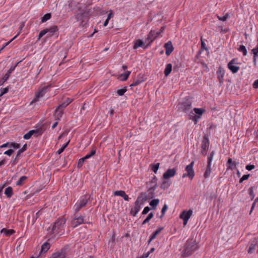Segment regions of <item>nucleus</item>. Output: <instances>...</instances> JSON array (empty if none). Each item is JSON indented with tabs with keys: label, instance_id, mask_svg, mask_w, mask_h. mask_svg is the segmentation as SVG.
<instances>
[{
	"label": "nucleus",
	"instance_id": "nucleus-1",
	"mask_svg": "<svg viewBox=\"0 0 258 258\" xmlns=\"http://www.w3.org/2000/svg\"><path fill=\"white\" fill-rule=\"evenodd\" d=\"M178 110L185 113H189L190 116V118L193 117L192 119L195 121V123L197 121V119L200 118V116L195 115L191 110V101L189 99H185L182 102L178 104Z\"/></svg>",
	"mask_w": 258,
	"mask_h": 258
},
{
	"label": "nucleus",
	"instance_id": "nucleus-2",
	"mask_svg": "<svg viewBox=\"0 0 258 258\" xmlns=\"http://www.w3.org/2000/svg\"><path fill=\"white\" fill-rule=\"evenodd\" d=\"M198 248L199 245L196 240L192 238L188 239L184 245V248L182 252V256L183 257H188Z\"/></svg>",
	"mask_w": 258,
	"mask_h": 258
},
{
	"label": "nucleus",
	"instance_id": "nucleus-3",
	"mask_svg": "<svg viewBox=\"0 0 258 258\" xmlns=\"http://www.w3.org/2000/svg\"><path fill=\"white\" fill-rule=\"evenodd\" d=\"M147 200L146 193L141 192L138 197L137 200L135 202V206L132 208L130 211V214L133 216H136L137 213L140 210L141 207Z\"/></svg>",
	"mask_w": 258,
	"mask_h": 258
},
{
	"label": "nucleus",
	"instance_id": "nucleus-4",
	"mask_svg": "<svg viewBox=\"0 0 258 258\" xmlns=\"http://www.w3.org/2000/svg\"><path fill=\"white\" fill-rule=\"evenodd\" d=\"M66 223V219L63 218L58 219L54 223L52 227V232L54 234H58L63 230L64 225Z\"/></svg>",
	"mask_w": 258,
	"mask_h": 258
},
{
	"label": "nucleus",
	"instance_id": "nucleus-5",
	"mask_svg": "<svg viewBox=\"0 0 258 258\" xmlns=\"http://www.w3.org/2000/svg\"><path fill=\"white\" fill-rule=\"evenodd\" d=\"M215 154V152L214 151H212L209 156L208 157L207 159V165L206 166V171L204 173V176L205 178H208L211 174L212 168H211V165H212V162L213 159V157L214 155Z\"/></svg>",
	"mask_w": 258,
	"mask_h": 258
},
{
	"label": "nucleus",
	"instance_id": "nucleus-6",
	"mask_svg": "<svg viewBox=\"0 0 258 258\" xmlns=\"http://www.w3.org/2000/svg\"><path fill=\"white\" fill-rule=\"evenodd\" d=\"M88 199L86 196L82 197L80 200L77 202L75 204V212L76 213L78 212L82 208L85 207L88 203Z\"/></svg>",
	"mask_w": 258,
	"mask_h": 258
},
{
	"label": "nucleus",
	"instance_id": "nucleus-7",
	"mask_svg": "<svg viewBox=\"0 0 258 258\" xmlns=\"http://www.w3.org/2000/svg\"><path fill=\"white\" fill-rule=\"evenodd\" d=\"M48 88V87L45 86L39 90L37 92H36L34 98L31 102V104H33V103L39 101V99L42 97L46 93Z\"/></svg>",
	"mask_w": 258,
	"mask_h": 258
},
{
	"label": "nucleus",
	"instance_id": "nucleus-8",
	"mask_svg": "<svg viewBox=\"0 0 258 258\" xmlns=\"http://www.w3.org/2000/svg\"><path fill=\"white\" fill-rule=\"evenodd\" d=\"M237 59L233 58L230 61V62L228 63V68L231 71V72L233 73H236L239 70L240 68L238 66H236L235 64H238L237 62Z\"/></svg>",
	"mask_w": 258,
	"mask_h": 258
},
{
	"label": "nucleus",
	"instance_id": "nucleus-9",
	"mask_svg": "<svg viewBox=\"0 0 258 258\" xmlns=\"http://www.w3.org/2000/svg\"><path fill=\"white\" fill-rule=\"evenodd\" d=\"M83 223H86V222L84 221V217L82 216L75 217L72 221V225L74 228Z\"/></svg>",
	"mask_w": 258,
	"mask_h": 258
},
{
	"label": "nucleus",
	"instance_id": "nucleus-10",
	"mask_svg": "<svg viewBox=\"0 0 258 258\" xmlns=\"http://www.w3.org/2000/svg\"><path fill=\"white\" fill-rule=\"evenodd\" d=\"M194 164V161H192L189 165L186 166L185 169L186 173L189 175L190 179H192L195 176V172L193 168Z\"/></svg>",
	"mask_w": 258,
	"mask_h": 258
},
{
	"label": "nucleus",
	"instance_id": "nucleus-11",
	"mask_svg": "<svg viewBox=\"0 0 258 258\" xmlns=\"http://www.w3.org/2000/svg\"><path fill=\"white\" fill-rule=\"evenodd\" d=\"M176 172V170L175 168L168 169L163 174V177L165 179H168L171 177H173L175 175Z\"/></svg>",
	"mask_w": 258,
	"mask_h": 258
},
{
	"label": "nucleus",
	"instance_id": "nucleus-12",
	"mask_svg": "<svg viewBox=\"0 0 258 258\" xmlns=\"http://www.w3.org/2000/svg\"><path fill=\"white\" fill-rule=\"evenodd\" d=\"M156 32L154 30H151L149 34L148 35L147 37L146 38V41H149L148 44L146 47H147L151 43L157 38L155 35Z\"/></svg>",
	"mask_w": 258,
	"mask_h": 258
},
{
	"label": "nucleus",
	"instance_id": "nucleus-13",
	"mask_svg": "<svg viewBox=\"0 0 258 258\" xmlns=\"http://www.w3.org/2000/svg\"><path fill=\"white\" fill-rule=\"evenodd\" d=\"M164 47L166 50V54L169 55L173 51L174 47L171 41H168L164 44Z\"/></svg>",
	"mask_w": 258,
	"mask_h": 258
},
{
	"label": "nucleus",
	"instance_id": "nucleus-14",
	"mask_svg": "<svg viewBox=\"0 0 258 258\" xmlns=\"http://www.w3.org/2000/svg\"><path fill=\"white\" fill-rule=\"evenodd\" d=\"M192 214V211L190 209L188 211L184 210L181 213L180 218L182 219H186V220H188Z\"/></svg>",
	"mask_w": 258,
	"mask_h": 258
},
{
	"label": "nucleus",
	"instance_id": "nucleus-15",
	"mask_svg": "<svg viewBox=\"0 0 258 258\" xmlns=\"http://www.w3.org/2000/svg\"><path fill=\"white\" fill-rule=\"evenodd\" d=\"M39 132L38 130H33L30 131L27 134L24 135L23 138L25 140H28L30 139L32 136L34 135H35L36 137L38 136L37 134Z\"/></svg>",
	"mask_w": 258,
	"mask_h": 258
},
{
	"label": "nucleus",
	"instance_id": "nucleus-16",
	"mask_svg": "<svg viewBox=\"0 0 258 258\" xmlns=\"http://www.w3.org/2000/svg\"><path fill=\"white\" fill-rule=\"evenodd\" d=\"M113 195L114 196H120L122 198H123V199L126 201H129V198H128V196L126 195L125 192L123 190H116V191H115L114 192H113Z\"/></svg>",
	"mask_w": 258,
	"mask_h": 258
},
{
	"label": "nucleus",
	"instance_id": "nucleus-17",
	"mask_svg": "<svg viewBox=\"0 0 258 258\" xmlns=\"http://www.w3.org/2000/svg\"><path fill=\"white\" fill-rule=\"evenodd\" d=\"M237 164L238 163L233 161L231 158H229L226 164L227 170H233L234 168H235Z\"/></svg>",
	"mask_w": 258,
	"mask_h": 258
},
{
	"label": "nucleus",
	"instance_id": "nucleus-18",
	"mask_svg": "<svg viewBox=\"0 0 258 258\" xmlns=\"http://www.w3.org/2000/svg\"><path fill=\"white\" fill-rule=\"evenodd\" d=\"M210 142L208 136L205 135L202 141L201 148L203 149H209Z\"/></svg>",
	"mask_w": 258,
	"mask_h": 258
},
{
	"label": "nucleus",
	"instance_id": "nucleus-19",
	"mask_svg": "<svg viewBox=\"0 0 258 258\" xmlns=\"http://www.w3.org/2000/svg\"><path fill=\"white\" fill-rule=\"evenodd\" d=\"M50 247V244L49 243L47 242L44 243L41 246V251L40 252L39 255H41L43 253H45L47 252Z\"/></svg>",
	"mask_w": 258,
	"mask_h": 258
},
{
	"label": "nucleus",
	"instance_id": "nucleus-20",
	"mask_svg": "<svg viewBox=\"0 0 258 258\" xmlns=\"http://www.w3.org/2000/svg\"><path fill=\"white\" fill-rule=\"evenodd\" d=\"M1 233H4L6 236H10L15 233V231L13 229H7L6 228H3L1 230Z\"/></svg>",
	"mask_w": 258,
	"mask_h": 258
},
{
	"label": "nucleus",
	"instance_id": "nucleus-21",
	"mask_svg": "<svg viewBox=\"0 0 258 258\" xmlns=\"http://www.w3.org/2000/svg\"><path fill=\"white\" fill-rule=\"evenodd\" d=\"M64 112L63 110L56 108L55 110L54 116L56 119L59 120L61 118Z\"/></svg>",
	"mask_w": 258,
	"mask_h": 258
},
{
	"label": "nucleus",
	"instance_id": "nucleus-22",
	"mask_svg": "<svg viewBox=\"0 0 258 258\" xmlns=\"http://www.w3.org/2000/svg\"><path fill=\"white\" fill-rule=\"evenodd\" d=\"M255 246H257V242L255 238L253 239L251 243L250 244L249 249L248 250V253H252L254 251Z\"/></svg>",
	"mask_w": 258,
	"mask_h": 258
},
{
	"label": "nucleus",
	"instance_id": "nucleus-23",
	"mask_svg": "<svg viewBox=\"0 0 258 258\" xmlns=\"http://www.w3.org/2000/svg\"><path fill=\"white\" fill-rule=\"evenodd\" d=\"M156 188L154 187L150 186L148 190V195L146 194L148 199H152L154 197L155 192L154 191Z\"/></svg>",
	"mask_w": 258,
	"mask_h": 258
},
{
	"label": "nucleus",
	"instance_id": "nucleus-24",
	"mask_svg": "<svg viewBox=\"0 0 258 258\" xmlns=\"http://www.w3.org/2000/svg\"><path fill=\"white\" fill-rule=\"evenodd\" d=\"M85 16L84 13H80L77 14V15L74 16V18L77 21H80L81 22V25L84 21V18Z\"/></svg>",
	"mask_w": 258,
	"mask_h": 258
},
{
	"label": "nucleus",
	"instance_id": "nucleus-25",
	"mask_svg": "<svg viewBox=\"0 0 258 258\" xmlns=\"http://www.w3.org/2000/svg\"><path fill=\"white\" fill-rule=\"evenodd\" d=\"M144 46V42L141 39H138L135 42L133 48L136 49L140 47H143Z\"/></svg>",
	"mask_w": 258,
	"mask_h": 258
},
{
	"label": "nucleus",
	"instance_id": "nucleus-26",
	"mask_svg": "<svg viewBox=\"0 0 258 258\" xmlns=\"http://www.w3.org/2000/svg\"><path fill=\"white\" fill-rule=\"evenodd\" d=\"M45 30H47L48 31V33H49V36H51L54 33H55L56 32H57L58 30V28L57 26H53L52 27H50V28L45 29Z\"/></svg>",
	"mask_w": 258,
	"mask_h": 258
},
{
	"label": "nucleus",
	"instance_id": "nucleus-27",
	"mask_svg": "<svg viewBox=\"0 0 258 258\" xmlns=\"http://www.w3.org/2000/svg\"><path fill=\"white\" fill-rule=\"evenodd\" d=\"M172 69V66L171 63H168L164 70V75L167 77L171 73Z\"/></svg>",
	"mask_w": 258,
	"mask_h": 258
},
{
	"label": "nucleus",
	"instance_id": "nucleus-28",
	"mask_svg": "<svg viewBox=\"0 0 258 258\" xmlns=\"http://www.w3.org/2000/svg\"><path fill=\"white\" fill-rule=\"evenodd\" d=\"M144 82V79L143 77H141L140 79H136L134 81L133 83L130 85L131 87L137 86L138 85L141 84L142 83Z\"/></svg>",
	"mask_w": 258,
	"mask_h": 258
},
{
	"label": "nucleus",
	"instance_id": "nucleus-29",
	"mask_svg": "<svg viewBox=\"0 0 258 258\" xmlns=\"http://www.w3.org/2000/svg\"><path fill=\"white\" fill-rule=\"evenodd\" d=\"M5 194L8 198H11L13 195V188L11 186L7 187L5 191Z\"/></svg>",
	"mask_w": 258,
	"mask_h": 258
},
{
	"label": "nucleus",
	"instance_id": "nucleus-30",
	"mask_svg": "<svg viewBox=\"0 0 258 258\" xmlns=\"http://www.w3.org/2000/svg\"><path fill=\"white\" fill-rule=\"evenodd\" d=\"M158 179L155 175H153L152 180L150 182L151 187H154V188L157 187Z\"/></svg>",
	"mask_w": 258,
	"mask_h": 258
},
{
	"label": "nucleus",
	"instance_id": "nucleus-31",
	"mask_svg": "<svg viewBox=\"0 0 258 258\" xmlns=\"http://www.w3.org/2000/svg\"><path fill=\"white\" fill-rule=\"evenodd\" d=\"M27 144H25L23 146V147L21 149H20V150H19V151L17 152L15 160L18 159L19 158V157L20 156V155L22 153H23V152H24L27 150Z\"/></svg>",
	"mask_w": 258,
	"mask_h": 258
},
{
	"label": "nucleus",
	"instance_id": "nucleus-32",
	"mask_svg": "<svg viewBox=\"0 0 258 258\" xmlns=\"http://www.w3.org/2000/svg\"><path fill=\"white\" fill-rule=\"evenodd\" d=\"M167 179H165L164 181H162V182L161 184L160 187L162 189H165L168 188L171 183L169 182V181L166 180Z\"/></svg>",
	"mask_w": 258,
	"mask_h": 258
},
{
	"label": "nucleus",
	"instance_id": "nucleus-33",
	"mask_svg": "<svg viewBox=\"0 0 258 258\" xmlns=\"http://www.w3.org/2000/svg\"><path fill=\"white\" fill-rule=\"evenodd\" d=\"M159 199H154V200H152L150 202V205L152 207V209L153 210H155L156 209V207L157 206V205L159 204Z\"/></svg>",
	"mask_w": 258,
	"mask_h": 258
},
{
	"label": "nucleus",
	"instance_id": "nucleus-34",
	"mask_svg": "<svg viewBox=\"0 0 258 258\" xmlns=\"http://www.w3.org/2000/svg\"><path fill=\"white\" fill-rule=\"evenodd\" d=\"M163 229V227H159L157 230H156L151 236V240L154 239L157 235L159 234L161 231Z\"/></svg>",
	"mask_w": 258,
	"mask_h": 258
},
{
	"label": "nucleus",
	"instance_id": "nucleus-35",
	"mask_svg": "<svg viewBox=\"0 0 258 258\" xmlns=\"http://www.w3.org/2000/svg\"><path fill=\"white\" fill-rule=\"evenodd\" d=\"M159 166H160V163H156V164H152L150 165V166H151V169L153 170V171L155 173H156L159 168Z\"/></svg>",
	"mask_w": 258,
	"mask_h": 258
},
{
	"label": "nucleus",
	"instance_id": "nucleus-36",
	"mask_svg": "<svg viewBox=\"0 0 258 258\" xmlns=\"http://www.w3.org/2000/svg\"><path fill=\"white\" fill-rule=\"evenodd\" d=\"M27 179L26 176H21L16 182V185L20 186L23 184V182Z\"/></svg>",
	"mask_w": 258,
	"mask_h": 258
},
{
	"label": "nucleus",
	"instance_id": "nucleus-37",
	"mask_svg": "<svg viewBox=\"0 0 258 258\" xmlns=\"http://www.w3.org/2000/svg\"><path fill=\"white\" fill-rule=\"evenodd\" d=\"M51 17V15L50 13H47L45 14L42 18H41V23H44L47 20H49Z\"/></svg>",
	"mask_w": 258,
	"mask_h": 258
},
{
	"label": "nucleus",
	"instance_id": "nucleus-38",
	"mask_svg": "<svg viewBox=\"0 0 258 258\" xmlns=\"http://www.w3.org/2000/svg\"><path fill=\"white\" fill-rule=\"evenodd\" d=\"M70 142V140H69L65 144H64L61 148H60L57 151V153L58 154H60L62 153L65 149L68 147Z\"/></svg>",
	"mask_w": 258,
	"mask_h": 258
},
{
	"label": "nucleus",
	"instance_id": "nucleus-39",
	"mask_svg": "<svg viewBox=\"0 0 258 258\" xmlns=\"http://www.w3.org/2000/svg\"><path fill=\"white\" fill-rule=\"evenodd\" d=\"M238 50L240 52H241L244 56H246L247 55V50L246 49V47L244 45H240L239 47L238 48Z\"/></svg>",
	"mask_w": 258,
	"mask_h": 258
},
{
	"label": "nucleus",
	"instance_id": "nucleus-40",
	"mask_svg": "<svg viewBox=\"0 0 258 258\" xmlns=\"http://www.w3.org/2000/svg\"><path fill=\"white\" fill-rule=\"evenodd\" d=\"M154 216V214L152 212L149 214L146 218L142 222V225H145L148 223Z\"/></svg>",
	"mask_w": 258,
	"mask_h": 258
},
{
	"label": "nucleus",
	"instance_id": "nucleus-41",
	"mask_svg": "<svg viewBox=\"0 0 258 258\" xmlns=\"http://www.w3.org/2000/svg\"><path fill=\"white\" fill-rule=\"evenodd\" d=\"M130 74H131V72L127 71L124 74H123L120 76V77H122L120 79V80L123 81H126L127 79Z\"/></svg>",
	"mask_w": 258,
	"mask_h": 258
},
{
	"label": "nucleus",
	"instance_id": "nucleus-42",
	"mask_svg": "<svg viewBox=\"0 0 258 258\" xmlns=\"http://www.w3.org/2000/svg\"><path fill=\"white\" fill-rule=\"evenodd\" d=\"M168 209V206L166 204H165L161 210V215L160 216V218L161 219L162 217L164 216L167 210Z\"/></svg>",
	"mask_w": 258,
	"mask_h": 258
},
{
	"label": "nucleus",
	"instance_id": "nucleus-43",
	"mask_svg": "<svg viewBox=\"0 0 258 258\" xmlns=\"http://www.w3.org/2000/svg\"><path fill=\"white\" fill-rule=\"evenodd\" d=\"M126 91V88L124 87L122 89H118L117 91V93L119 96H122Z\"/></svg>",
	"mask_w": 258,
	"mask_h": 258
},
{
	"label": "nucleus",
	"instance_id": "nucleus-44",
	"mask_svg": "<svg viewBox=\"0 0 258 258\" xmlns=\"http://www.w3.org/2000/svg\"><path fill=\"white\" fill-rule=\"evenodd\" d=\"M194 110L195 113H196L199 115H202V114L203 113L204 111L203 109L197 108H195L194 109Z\"/></svg>",
	"mask_w": 258,
	"mask_h": 258
},
{
	"label": "nucleus",
	"instance_id": "nucleus-45",
	"mask_svg": "<svg viewBox=\"0 0 258 258\" xmlns=\"http://www.w3.org/2000/svg\"><path fill=\"white\" fill-rule=\"evenodd\" d=\"M229 17H230L228 13L226 14L223 17L218 16V19L219 20H220V21H226Z\"/></svg>",
	"mask_w": 258,
	"mask_h": 258
},
{
	"label": "nucleus",
	"instance_id": "nucleus-46",
	"mask_svg": "<svg viewBox=\"0 0 258 258\" xmlns=\"http://www.w3.org/2000/svg\"><path fill=\"white\" fill-rule=\"evenodd\" d=\"M250 176V174H245L243 175L242 177L239 179V183H241L243 181L248 179Z\"/></svg>",
	"mask_w": 258,
	"mask_h": 258
},
{
	"label": "nucleus",
	"instance_id": "nucleus-47",
	"mask_svg": "<svg viewBox=\"0 0 258 258\" xmlns=\"http://www.w3.org/2000/svg\"><path fill=\"white\" fill-rule=\"evenodd\" d=\"M48 33V31L47 30L43 29L42 30L39 34L38 39L39 40L41 37H42L45 34Z\"/></svg>",
	"mask_w": 258,
	"mask_h": 258
},
{
	"label": "nucleus",
	"instance_id": "nucleus-48",
	"mask_svg": "<svg viewBox=\"0 0 258 258\" xmlns=\"http://www.w3.org/2000/svg\"><path fill=\"white\" fill-rule=\"evenodd\" d=\"M85 160H86L84 158L80 159L78 163V168H81L82 167Z\"/></svg>",
	"mask_w": 258,
	"mask_h": 258
},
{
	"label": "nucleus",
	"instance_id": "nucleus-49",
	"mask_svg": "<svg viewBox=\"0 0 258 258\" xmlns=\"http://www.w3.org/2000/svg\"><path fill=\"white\" fill-rule=\"evenodd\" d=\"M8 91H9V88H8V87H6V88H1V89L0 96H2L3 95H4L5 94L7 93L8 92Z\"/></svg>",
	"mask_w": 258,
	"mask_h": 258
},
{
	"label": "nucleus",
	"instance_id": "nucleus-50",
	"mask_svg": "<svg viewBox=\"0 0 258 258\" xmlns=\"http://www.w3.org/2000/svg\"><path fill=\"white\" fill-rule=\"evenodd\" d=\"M10 147H13L14 149H19L20 147V144L16 143H10Z\"/></svg>",
	"mask_w": 258,
	"mask_h": 258
},
{
	"label": "nucleus",
	"instance_id": "nucleus-51",
	"mask_svg": "<svg viewBox=\"0 0 258 258\" xmlns=\"http://www.w3.org/2000/svg\"><path fill=\"white\" fill-rule=\"evenodd\" d=\"M9 77H10V75L9 74L6 73L5 75V76H4V77L3 78V79H2V83H1L0 85H3V84L8 80V79L9 78Z\"/></svg>",
	"mask_w": 258,
	"mask_h": 258
},
{
	"label": "nucleus",
	"instance_id": "nucleus-52",
	"mask_svg": "<svg viewBox=\"0 0 258 258\" xmlns=\"http://www.w3.org/2000/svg\"><path fill=\"white\" fill-rule=\"evenodd\" d=\"M68 106L65 102L59 104L57 106V108L64 110V109Z\"/></svg>",
	"mask_w": 258,
	"mask_h": 258
},
{
	"label": "nucleus",
	"instance_id": "nucleus-53",
	"mask_svg": "<svg viewBox=\"0 0 258 258\" xmlns=\"http://www.w3.org/2000/svg\"><path fill=\"white\" fill-rule=\"evenodd\" d=\"M14 152V150L13 149H10L5 152L4 154L7 155L9 156H11L13 154Z\"/></svg>",
	"mask_w": 258,
	"mask_h": 258
},
{
	"label": "nucleus",
	"instance_id": "nucleus-54",
	"mask_svg": "<svg viewBox=\"0 0 258 258\" xmlns=\"http://www.w3.org/2000/svg\"><path fill=\"white\" fill-rule=\"evenodd\" d=\"M248 190H249V194L250 196L251 197V200H253V199L254 197V192L253 191V187H249Z\"/></svg>",
	"mask_w": 258,
	"mask_h": 258
},
{
	"label": "nucleus",
	"instance_id": "nucleus-55",
	"mask_svg": "<svg viewBox=\"0 0 258 258\" xmlns=\"http://www.w3.org/2000/svg\"><path fill=\"white\" fill-rule=\"evenodd\" d=\"M19 63V62H17L14 66H12L10 70L8 71L7 74H9L10 75V74L12 73L13 71H14L17 66L18 64Z\"/></svg>",
	"mask_w": 258,
	"mask_h": 258
},
{
	"label": "nucleus",
	"instance_id": "nucleus-56",
	"mask_svg": "<svg viewBox=\"0 0 258 258\" xmlns=\"http://www.w3.org/2000/svg\"><path fill=\"white\" fill-rule=\"evenodd\" d=\"M151 210V208L149 207H146L143 211H142V214L145 215L147 214Z\"/></svg>",
	"mask_w": 258,
	"mask_h": 258
},
{
	"label": "nucleus",
	"instance_id": "nucleus-57",
	"mask_svg": "<svg viewBox=\"0 0 258 258\" xmlns=\"http://www.w3.org/2000/svg\"><path fill=\"white\" fill-rule=\"evenodd\" d=\"M17 35L15 36L13 39H12L11 40H10L7 43H6L5 45L3 46V47L0 49V52L4 49V48L7 46L8 44H9L16 37Z\"/></svg>",
	"mask_w": 258,
	"mask_h": 258
},
{
	"label": "nucleus",
	"instance_id": "nucleus-58",
	"mask_svg": "<svg viewBox=\"0 0 258 258\" xmlns=\"http://www.w3.org/2000/svg\"><path fill=\"white\" fill-rule=\"evenodd\" d=\"M255 166L253 165H247L246 166L245 168L248 171H250L254 169Z\"/></svg>",
	"mask_w": 258,
	"mask_h": 258
},
{
	"label": "nucleus",
	"instance_id": "nucleus-59",
	"mask_svg": "<svg viewBox=\"0 0 258 258\" xmlns=\"http://www.w3.org/2000/svg\"><path fill=\"white\" fill-rule=\"evenodd\" d=\"M201 48L205 49V50L207 49V47H206V43L202 40V39H201Z\"/></svg>",
	"mask_w": 258,
	"mask_h": 258
},
{
	"label": "nucleus",
	"instance_id": "nucleus-60",
	"mask_svg": "<svg viewBox=\"0 0 258 258\" xmlns=\"http://www.w3.org/2000/svg\"><path fill=\"white\" fill-rule=\"evenodd\" d=\"M208 150H209V149L202 148L201 154L204 156H206L207 155V151H208Z\"/></svg>",
	"mask_w": 258,
	"mask_h": 258
},
{
	"label": "nucleus",
	"instance_id": "nucleus-61",
	"mask_svg": "<svg viewBox=\"0 0 258 258\" xmlns=\"http://www.w3.org/2000/svg\"><path fill=\"white\" fill-rule=\"evenodd\" d=\"M252 86H253V88H254V89H257V88H258V79H257V80H255V81L254 82V83H253V84Z\"/></svg>",
	"mask_w": 258,
	"mask_h": 258
},
{
	"label": "nucleus",
	"instance_id": "nucleus-62",
	"mask_svg": "<svg viewBox=\"0 0 258 258\" xmlns=\"http://www.w3.org/2000/svg\"><path fill=\"white\" fill-rule=\"evenodd\" d=\"M218 78L219 79V81L220 82V83H222L223 82V74H222V75H218Z\"/></svg>",
	"mask_w": 258,
	"mask_h": 258
},
{
	"label": "nucleus",
	"instance_id": "nucleus-63",
	"mask_svg": "<svg viewBox=\"0 0 258 258\" xmlns=\"http://www.w3.org/2000/svg\"><path fill=\"white\" fill-rule=\"evenodd\" d=\"M10 143L9 142H7L5 144H4L3 145H2V146H0V148H6V147H10Z\"/></svg>",
	"mask_w": 258,
	"mask_h": 258
},
{
	"label": "nucleus",
	"instance_id": "nucleus-64",
	"mask_svg": "<svg viewBox=\"0 0 258 258\" xmlns=\"http://www.w3.org/2000/svg\"><path fill=\"white\" fill-rule=\"evenodd\" d=\"M72 99L68 98L65 102L66 103L67 105H69L72 102Z\"/></svg>",
	"mask_w": 258,
	"mask_h": 258
}]
</instances>
